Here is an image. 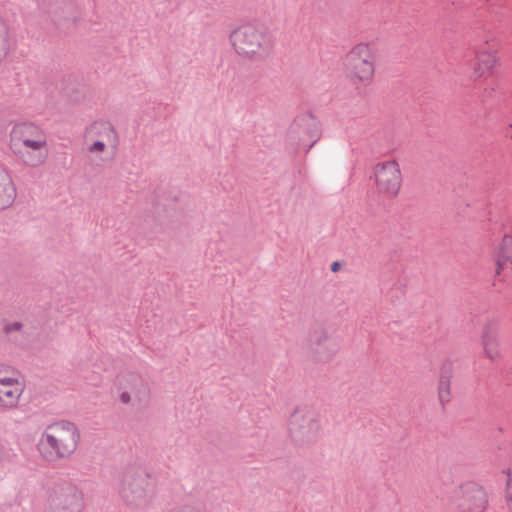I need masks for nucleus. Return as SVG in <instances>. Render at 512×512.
<instances>
[{
  "label": "nucleus",
  "mask_w": 512,
  "mask_h": 512,
  "mask_svg": "<svg viewBox=\"0 0 512 512\" xmlns=\"http://www.w3.org/2000/svg\"><path fill=\"white\" fill-rule=\"evenodd\" d=\"M496 274L512 265V231L504 234L495 253Z\"/></svg>",
  "instance_id": "ddd939ff"
},
{
  "label": "nucleus",
  "mask_w": 512,
  "mask_h": 512,
  "mask_svg": "<svg viewBox=\"0 0 512 512\" xmlns=\"http://www.w3.org/2000/svg\"><path fill=\"white\" fill-rule=\"evenodd\" d=\"M451 392V376L441 375L438 383V398L442 405L450 402Z\"/></svg>",
  "instance_id": "6ab92c4d"
},
{
  "label": "nucleus",
  "mask_w": 512,
  "mask_h": 512,
  "mask_svg": "<svg viewBox=\"0 0 512 512\" xmlns=\"http://www.w3.org/2000/svg\"><path fill=\"white\" fill-rule=\"evenodd\" d=\"M16 198V187L9 172L0 167V209L10 207Z\"/></svg>",
  "instance_id": "f8f14e48"
},
{
  "label": "nucleus",
  "mask_w": 512,
  "mask_h": 512,
  "mask_svg": "<svg viewBox=\"0 0 512 512\" xmlns=\"http://www.w3.org/2000/svg\"><path fill=\"white\" fill-rule=\"evenodd\" d=\"M482 343L486 355L492 359H498L501 356L500 335L494 328L488 327L483 333Z\"/></svg>",
  "instance_id": "dca6fc26"
},
{
  "label": "nucleus",
  "mask_w": 512,
  "mask_h": 512,
  "mask_svg": "<svg viewBox=\"0 0 512 512\" xmlns=\"http://www.w3.org/2000/svg\"><path fill=\"white\" fill-rule=\"evenodd\" d=\"M496 63L495 56L490 51L479 50L476 52L475 60L472 64V73L470 78L477 80L488 74Z\"/></svg>",
  "instance_id": "4468645a"
},
{
  "label": "nucleus",
  "mask_w": 512,
  "mask_h": 512,
  "mask_svg": "<svg viewBox=\"0 0 512 512\" xmlns=\"http://www.w3.org/2000/svg\"><path fill=\"white\" fill-rule=\"evenodd\" d=\"M500 480L504 481L507 487L505 509L507 512H512V475L509 471H503L500 475Z\"/></svg>",
  "instance_id": "aec40b11"
},
{
  "label": "nucleus",
  "mask_w": 512,
  "mask_h": 512,
  "mask_svg": "<svg viewBox=\"0 0 512 512\" xmlns=\"http://www.w3.org/2000/svg\"><path fill=\"white\" fill-rule=\"evenodd\" d=\"M12 47L8 25L0 17V63L8 56Z\"/></svg>",
  "instance_id": "f3484780"
},
{
  "label": "nucleus",
  "mask_w": 512,
  "mask_h": 512,
  "mask_svg": "<svg viewBox=\"0 0 512 512\" xmlns=\"http://www.w3.org/2000/svg\"><path fill=\"white\" fill-rule=\"evenodd\" d=\"M118 399L121 404L143 408L149 403L151 390L149 384L136 373H126L117 378Z\"/></svg>",
  "instance_id": "6e6552de"
},
{
  "label": "nucleus",
  "mask_w": 512,
  "mask_h": 512,
  "mask_svg": "<svg viewBox=\"0 0 512 512\" xmlns=\"http://www.w3.org/2000/svg\"><path fill=\"white\" fill-rule=\"evenodd\" d=\"M84 145L87 154L97 160L115 153L118 146V133L109 121H95L84 132Z\"/></svg>",
  "instance_id": "39448f33"
},
{
  "label": "nucleus",
  "mask_w": 512,
  "mask_h": 512,
  "mask_svg": "<svg viewBox=\"0 0 512 512\" xmlns=\"http://www.w3.org/2000/svg\"><path fill=\"white\" fill-rule=\"evenodd\" d=\"M370 181L378 196L383 199L397 197L403 182V174L398 160L394 158L376 162L371 169Z\"/></svg>",
  "instance_id": "423d86ee"
},
{
  "label": "nucleus",
  "mask_w": 512,
  "mask_h": 512,
  "mask_svg": "<svg viewBox=\"0 0 512 512\" xmlns=\"http://www.w3.org/2000/svg\"><path fill=\"white\" fill-rule=\"evenodd\" d=\"M228 42L238 58L251 63L268 61L274 49L271 33L263 26L252 22L232 27L228 34Z\"/></svg>",
  "instance_id": "f257e3e1"
},
{
  "label": "nucleus",
  "mask_w": 512,
  "mask_h": 512,
  "mask_svg": "<svg viewBox=\"0 0 512 512\" xmlns=\"http://www.w3.org/2000/svg\"><path fill=\"white\" fill-rule=\"evenodd\" d=\"M332 269H333V271H336V269H337V263H334V264H333Z\"/></svg>",
  "instance_id": "5701e85b"
},
{
  "label": "nucleus",
  "mask_w": 512,
  "mask_h": 512,
  "mask_svg": "<svg viewBox=\"0 0 512 512\" xmlns=\"http://www.w3.org/2000/svg\"><path fill=\"white\" fill-rule=\"evenodd\" d=\"M377 54L371 42L355 44L345 57V73L356 87H368L376 74Z\"/></svg>",
  "instance_id": "20e7f679"
},
{
  "label": "nucleus",
  "mask_w": 512,
  "mask_h": 512,
  "mask_svg": "<svg viewBox=\"0 0 512 512\" xmlns=\"http://www.w3.org/2000/svg\"><path fill=\"white\" fill-rule=\"evenodd\" d=\"M80 431L70 421H57L46 427L37 443V450L46 461L54 462L71 456L78 448Z\"/></svg>",
  "instance_id": "7ed1b4c3"
},
{
  "label": "nucleus",
  "mask_w": 512,
  "mask_h": 512,
  "mask_svg": "<svg viewBox=\"0 0 512 512\" xmlns=\"http://www.w3.org/2000/svg\"><path fill=\"white\" fill-rule=\"evenodd\" d=\"M22 329V324L20 322H10L6 323L3 330L5 334L10 335L15 332H19Z\"/></svg>",
  "instance_id": "412c9836"
},
{
  "label": "nucleus",
  "mask_w": 512,
  "mask_h": 512,
  "mask_svg": "<svg viewBox=\"0 0 512 512\" xmlns=\"http://www.w3.org/2000/svg\"><path fill=\"white\" fill-rule=\"evenodd\" d=\"M181 512H200L196 509H192V508H184L181 510Z\"/></svg>",
  "instance_id": "4be33fe9"
},
{
  "label": "nucleus",
  "mask_w": 512,
  "mask_h": 512,
  "mask_svg": "<svg viewBox=\"0 0 512 512\" xmlns=\"http://www.w3.org/2000/svg\"><path fill=\"white\" fill-rule=\"evenodd\" d=\"M308 339L311 346L322 347L331 339V333L328 328L317 326L309 332Z\"/></svg>",
  "instance_id": "a211bd4d"
},
{
  "label": "nucleus",
  "mask_w": 512,
  "mask_h": 512,
  "mask_svg": "<svg viewBox=\"0 0 512 512\" xmlns=\"http://www.w3.org/2000/svg\"><path fill=\"white\" fill-rule=\"evenodd\" d=\"M26 390V384L22 374L4 363H0V409H16Z\"/></svg>",
  "instance_id": "0eeeda50"
},
{
  "label": "nucleus",
  "mask_w": 512,
  "mask_h": 512,
  "mask_svg": "<svg viewBox=\"0 0 512 512\" xmlns=\"http://www.w3.org/2000/svg\"><path fill=\"white\" fill-rule=\"evenodd\" d=\"M454 504L459 512H485L488 494L479 484L466 482L460 485Z\"/></svg>",
  "instance_id": "9d476101"
},
{
  "label": "nucleus",
  "mask_w": 512,
  "mask_h": 512,
  "mask_svg": "<svg viewBox=\"0 0 512 512\" xmlns=\"http://www.w3.org/2000/svg\"><path fill=\"white\" fill-rule=\"evenodd\" d=\"M9 147L25 165L37 167L48 155L47 137L44 131L32 123H18L10 132Z\"/></svg>",
  "instance_id": "f03ea898"
},
{
  "label": "nucleus",
  "mask_w": 512,
  "mask_h": 512,
  "mask_svg": "<svg viewBox=\"0 0 512 512\" xmlns=\"http://www.w3.org/2000/svg\"><path fill=\"white\" fill-rule=\"evenodd\" d=\"M122 497L129 504H136L146 496V489L141 480L128 477L121 490Z\"/></svg>",
  "instance_id": "2eb2a0df"
},
{
  "label": "nucleus",
  "mask_w": 512,
  "mask_h": 512,
  "mask_svg": "<svg viewBox=\"0 0 512 512\" xmlns=\"http://www.w3.org/2000/svg\"><path fill=\"white\" fill-rule=\"evenodd\" d=\"M54 512H81L83 501L81 494L73 487L62 489L52 499Z\"/></svg>",
  "instance_id": "9b49d317"
},
{
  "label": "nucleus",
  "mask_w": 512,
  "mask_h": 512,
  "mask_svg": "<svg viewBox=\"0 0 512 512\" xmlns=\"http://www.w3.org/2000/svg\"><path fill=\"white\" fill-rule=\"evenodd\" d=\"M321 419L312 410H296L289 421V433L297 442H308L321 431Z\"/></svg>",
  "instance_id": "1a4fd4ad"
}]
</instances>
